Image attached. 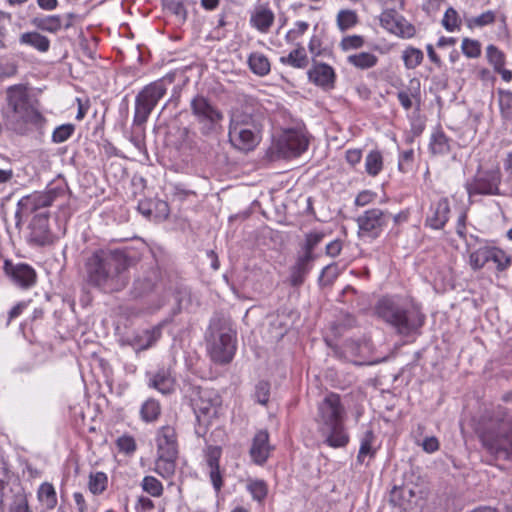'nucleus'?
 Masks as SVG:
<instances>
[{
    "label": "nucleus",
    "mask_w": 512,
    "mask_h": 512,
    "mask_svg": "<svg viewBox=\"0 0 512 512\" xmlns=\"http://www.w3.org/2000/svg\"><path fill=\"white\" fill-rule=\"evenodd\" d=\"M130 258L123 249H98L85 261L87 283L105 293L119 292L128 282Z\"/></svg>",
    "instance_id": "1"
},
{
    "label": "nucleus",
    "mask_w": 512,
    "mask_h": 512,
    "mask_svg": "<svg viewBox=\"0 0 512 512\" xmlns=\"http://www.w3.org/2000/svg\"><path fill=\"white\" fill-rule=\"evenodd\" d=\"M375 314L394 327L398 334L408 336L417 331L425 321L421 308L399 296H384L375 305Z\"/></svg>",
    "instance_id": "2"
},
{
    "label": "nucleus",
    "mask_w": 512,
    "mask_h": 512,
    "mask_svg": "<svg viewBox=\"0 0 512 512\" xmlns=\"http://www.w3.org/2000/svg\"><path fill=\"white\" fill-rule=\"evenodd\" d=\"M346 409L337 393L330 392L318 403L315 422L325 443L333 448L344 447L349 442L345 430Z\"/></svg>",
    "instance_id": "3"
},
{
    "label": "nucleus",
    "mask_w": 512,
    "mask_h": 512,
    "mask_svg": "<svg viewBox=\"0 0 512 512\" xmlns=\"http://www.w3.org/2000/svg\"><path fill=\"white\" fill-rule=\"evenodd\" d=\"M1 114L6 128L18 134H24L29 123L37 124L42 119L23 85L7 88L6 105Z\"/></svg>",
    "instance_id": "4"
},
{
    "label": "nucleus",
    "mask_w": 512,
    "mask_h": 512,
    "mask_svg": "<svg viewBox=\"0 0 512 512\" xmlns=\"http://www.w3.org/2000/svg\"><path fill=\"white\" fill-rule=\"evenodd\" d=\"M207 350L215 363H229L236 351V332L225 320L211 321L207 336Z\"/></svg>",
    "instance_id": "5"
},
{
    "label": "nucleus",
    "mask_w": 512,
    "mask_h": 512,
    "mask_svg": "<svg viewBox=\"0 0 512 512\" xmlns=\"http://www.w3.org/2000/svg\"><path fill=\"white\" fill-rule=\"evenodd\" d=\"M228 135L233 147L249 152L261 141V125L252 115L235 112L231 116Z\"/></svg>",
    "instance_id": "6"
},
{
    "label": "nucleus",
    "mask_w": 512,
    "mask_h": 512,
    "mask_svg": "<svg viewBox=\"0 0 512 512\" xmlns=\"http://www.w3.org/2000/svg\"><path fill=\"white\" fill-rule=\"evenodd\" d=\"M166 92L167 85L164 79H159L146 85L135 98L133 123L137 126L145 124L151 112Z\"/></svg>",
    "instance_id": "7"
},
{
    "label": "nucleus",
    "mask_w": 512,
    "mask_h": 512,
    "mask_svg": "<svg viewBox=\"0 0 512 512\" xmlns=\"http://www.w3.org/2000/svg\"><path fill=\"white\" fill-rule=\"evenodd\" d=\"M308 138L302 130L288 129L282 132L270 148L272 157L294 158L308 148Z\"/></svg>",
    "instance_id": "8"
},
{
    "label": "nucleus",
    "mask_w": 512,
    "mask_h": 512,
    "mask_svg": "<svg viewBox=\"0 0 512 512\" xmlns=\"http://www.w3.org/2000/svg\"><path fill=\"white\" fill-rule=\"evenodd\" d=\"M392 215L385 210L373 208L365 211L357 218L359 233L362 237L375 239L387 227Z\"/></svg>",
    "instance_id": "9"
},
{
    "label": "nucleus",
    "mask_w": 512,
    "mask_h": 512,
    "mask_svg": "<svg viewBox=\"0 0 512 512\" xmlns=\"http://www.w3.org/2000/svg\"><path fill=\"white\" fill-rule=\"evenodd\" d=\"M190 399L198 420H201L202 417L210 418L215 416L221 404V398L217 391L210 388H192Z\"/></svg>",
    "instance_id": "10"
},
{
    "label": "nucleus",
    "mask_w": 512,
    "mask_h": 512,
    "mask_svg": "<svg viewBox=\"0 0 512 512\" xmlns=\"http://www.w3.org/2000/svg\"><path fill=\"white\" fill-rule=\"evenodd\" d=\"M61 189H50L47 191H36L22 197L17 204L15 217L20 219L22 216H29L39 209L49 207L57 199ZM20 220H18V223Z\"/></svg>",
    "instance_id": "11"
},
{
    "label": "nucleus",
    "mask_w": 512,
    "mask_h": 512,
    "mask_svg": "<svg viewBox=\"0 0 512 512\" xmlns=\"http://www.w3.org/2000/svg\"><path fill=\"white\" fill-rule=\"evenodd\" d=\"M190 108L205 133L212 131L223 120L222 112L202 95H197L191 100Z\"/></svg>",
    "instance_id": "12"
},
{
    "label": "nucleus",
    "mask_w": 512,
    "mask_h": 512,
    "mask_svg": "<svg viewBox=\"0 0 512 512\" xmlns=\"http://www.w3.org/2000/svg\"><path fill=\"white\" fill-rule=\"evenodd\" d=\"M501 172L498 168L478 171L474 178L466 183L469 196L496 195L499 193Z\"/></svg>",
    "instance_id": "13"
},
{
    "label": "nucleus",
    "mask_w": 512,
    "mask_h": 512,
    "mask_svg": "<svg viewBox=\"0 0 512 512\" xmlns=\"http://www.w3.org/2000/svg\"><path fill=\"white\" fill-rule=\"evenodd\" d=\"M396 8L387 7L380 16L383 28L392 34L403 38H411L415 34V28L395 11Z\"/></svg>",
    "instance_id": "14"
},
{
    "label": "nucleus",
    "mask_w": 512,
    "mask_h": 512,
    "mask_svg": "<svg viewBox=\"0 0 512 512\" xmlns=\"http://www.w3.org/2000/svg\"><path fill=\"white\" fill-rule=\"evenodd\" d=\"M28 241L35 246L50 245L54 241L53 234L49 229V215L47 213H39L34 216L30 226Z\"/></svg>",
    "instance_id": "15"
},
{
    "label": "nucleus",
    "mask_w": 512,
    "mask_h": 512,
    "mask_svg": "<svg viewBox=\"0 0 512 512\" xmlns=\"http://www.w3.org/2000/svg\"><path fill=\"white\" fill-rule=\"evenodd\" d=\"M481 440L483 445L496 456L512 458V430L507 434L484 432Z\"/></svg>",
    "instance_id": "16"
},
{
    "label": "nucleus",
    "mask_w": 512,
    "mask_h": 512,
    "mask_svg": "<svg viewBox=\"0 0 512 512\" xmlns=\"http://www.w3.org/2000/svg\"><path fill=\"white\" fill-rule=\"evenodd\" d=\"M307 75L310 82L323 89H332L334 87L336 74L334 69L326 63L314 60Z\"/></svg>",
    "instance_id": "17"
},
{
    "label": "nucleus",
    "mask_w": 512,
    "mask_h": 512,
    "mask_svg": "<svg viewBox=\"0 0 512 512\" xmlns=\"http://www.w3.org/2000/svg\"><path fill=\"white\" fill-rule=\"evenodd\" d=\"M221 455L222 449L219 446H209L205 453L207 472L213 488L217 493L223 486L222 472L219 465Z\"/></svg>",
    "instance_id": "18"
},
{
    "label": "nucleus",
    "mask_w": 512,
    "mask_h": 512,
    "mask_svg": "<svg viewBox=\"0 0 512 512\" xmlns=\"http://www.w3.org/2000/svg\"><path fill=\"white\" fill-rule=\"evenodd\" d=\"M272 445L269 442V433L267 430H259L252 439L250 447V456L254 463L263 465L269 458Z\"/></svg>",
    "instance_id": "19"
},
{
    "label": "nucleus",
    "mask_w": 512,
    "mask_h": 512,
    "mask_svg": "<svg viewBox=\"0 0 512 512\" xmlns=\"http://www.w3.org/2000/svg\"><path fill=\"white\" fill-rule=\"evenodd\" d=\"M156 442L157 453L178 455L177 437L174 427L170 425L162 426L157 432Z\"/></svg>",
    "instance_id": "20"
},
{
    "label": "nucleus",
    "mask_w": 512,
    "mask_h": 512,
    "mask_svg": "<svg viewBox=\"0 0 512 512\" xmlns=\"http://www.w3.org/2000/svg\"><path fill=\"white\" fill-rule=\"evenodd\" d=\"M450 207L446 198L433 204L426 218V225L433 229H442L449 219Z\"/></svg>",
    "instance_id": "21"
},
{
    "label": "nucleus",
    "mask_w": 512,
    "mask_h": 512,
    "mask_svg": "<svg viewBox=\"0 0 512 512\" xmlns=\"http://www.w3.org/2000/svg\"><path fill=\"white\" fill-rule=\"evenodd\" d=\"M275 15L267 4L255 7L250 17V24L261 33H267L274 23Z\"/></svg>",
    "instance_id": "22"
},
{
    "label": "nucleus",
    "mask_w": 512,
    "mask_h": 512,
    "mask_svg": "<svg viewBox=\"0 0 512 512\" xmlns=\"http://www.w3.org/2000/svg\"><path fill=\"white\" fill-rule=\"evenodd\" d=\"M317 256H306L303 254L298 255L295 264L291 267L290 271V284L294 287L303 284L307 274L312 268V263Z\"/></svg>",
    "instance_id": "23"
},
{
    "label": "nucleus",
    "mask_w": 512,
    "mask_h": 512,
    "mask_svg": "<svg viewBox=\"0 0 512 512\" xmlns=\"http://www.w3.org/2000/svg\"><path fill=\"white\" fill-rule=\"evenodd\" d=\"M161 337V326L143 330L135 334L129 341L136 351H143L152 347Z\"/></svg>",
    "instance_id": "24"
},
{
    "label": "nucleus",
    "mask_w": 512,
    "mask_h": 512,
    "mask_svg": "<svg viewBox=\"0 0 512 512\" xmlns=\"http://www.w3.org/2000/svg\"><path fill=\"white\" fill-rule=\"evenodd\" d=\"M148 386L162 394H169L174 390L175 379L169 369L162 368L153 374H149Z\"/></svg>",
    "instance_id": "25"
},
{
    "label": "nucleus",
    "mask_w": 512,
    "mask_h": 512,
    "mask_svg": "<svg viewBox=\"0 0 512 512\" xmlns=\"http://www.w3.org/2000/svg\"><path fill=\"white\" fill-rule=\"evenodd\" d=\"M19 43L32 47L40 53H46L50 49L48 37L35 31L22 33L19 37Z\"/></svg>",
    "instance_id": "26"
},
{
    "label": "nucleus",
    "mask_w": 512,
    "mask_h": 512,
    "mask_svg": "<svg viewBox=\"0 0 512 512\" xmlns=\"http://www.w3.org/2000/svg\"><path fill=\"white\" fill-rule=\"evenodd\" d=\"M176 459L177 455L157 453L154 468L155 472L163 478L172 477L176 469Z\"/></svg>",
    "instance_id": "27"
},
{
    "label": "nucleus",
    "mask_w": 512,
    "mask_h": 512,
    "mask_svg": "<svg viewBox=\"0 0 512 512\" xmlns=\"http://www.w3.org/2000/svg\"><path fill=\"white\" fill-rule=\"evenodd\" d=\"M13 280L21 287L27 288L35 284L36 273L32 267L27 264H19L12 271Z\"/></svg>",
    "instance_id": "28"
},
{
    "label": "nucleus",
    "mask_w": 512,
    "mask_h": 512,
    "mask_svg": "<svg viewBox=\"0 0 512 512\" xmlns=\"http://www.w3.org/2000/svg\"><path fill=\"white\" fill-rule=\"evenodd\" d=\"M280 62L293 68L304 69L308 66L309 59L304 47L301 44H297V47L287 56H282L280 58Z\"/></svg>",
    "instance_id": "29"
},
{
    "label": "nucleus",
    "mask_w": 512,
    "mask_h": 512,
    "mask_svg": "<svg viewBox=\"0 0 512 512\" xmlns=\"http://www.w3.org/2000/svg\"><path fill=\"white\" fill-rule=\"evenodd\" d=\"M369 348V344L367 342L358 343L354 341H349L345 344V353L347 356H350V361L356 364H374L376 361H369L366 359L364 352Z\"/></svg>",
    "instance_id": "30"
},
{
    "label": "nucleus",
    "mask_w": 512,
    "mask_h": 512,
    "mask_svg": "<svg viewBox=\"0 0 512 512\" xmlns=\"http://www.w3.org/2000/svg\"><path fill=\"white\" fill-rule=\"evenodd\" d=\"M378 61V57L370 52H358L347 57L348 64L360 70H368L375 67Z\"/></svg>",
    "instance_id": "31"
},
{
    "label": "nucleus",
    "mask_w": 512,
    "mask_h": 512,
    "mask_svg": "<svg viewBox=\"0 0 512 512\" xmlns=\"http://www.w3.org/2000/svg\"><path fill=\"white\" fill-rule=\"evenodd\" d=\"M250 70L257 76L263 77L270 73L271 64L267 56L261 52H253L248 57Z\"/></svg>",
    "instance_id": "32"
},
{
    "label": "nucleus",
    "mask_w": 512,
    "mask_h": 512,
    "mask_svg": "<svg viewBox=\"0 0 512 512\" xmlns=\"http://www.w3.org/2000/svg\"><path fill=\"white\" fill-rule=\"evenodd\" d=\"M32 24L39 30L57 33L62 29L63 19L59 15H48L34 18Z\"/></svg>",
    "instance_id": "33"
},
{
    "label": "nucleus",
    "mask_w": 512,
    "mask_h": 512,
    "mask_svg": "<svg viewBox=\"0 0 512 512\" xmlns=\"http://www.w3.org/2000/svg\"><path fill=\"white\" fill-rule=\"evenodd\" d=\"M420 96V82L418 80L410 81L409 87L402 89L398 92L397 98L401 106L405 110H410L413 106V99H418Z\"/></svg>",
    "instance_id": "34"
},
{
    "label": "nucleus",
    "mask_w": 512,
    "mask_h": 512,
    "mask_svg": "<svg viewBox=\"0 0 512 512\" xmlns=\"http://www.w3.org/2000/svg\"><path fill=\"white\" fill-rule=\"evenodd\" d=\"M375 441V435L372 430H367L361 438L360 448L357 455V461L360 464L365 463L366 458H373L376 453V449L373 448Z\"/></svg>",
    "instance_id": "35"
},
{
    "label": "nucleus",
    "mask_w": 512,
    "mask_h": 512,
    "mask_svg": "<svg viewBox=\"0 0 512 512\" xmlns=\"http://www.w3.org/2000/svg\"><path fill=\"white\" fill-rule=\"evenodd\" d=\"M491 247L486 244L480 245L477 249L470 252L469 265L473 270H480L489 263Z\"/></svg>",
    "instance_id": "36"
},
{
    "label": "nucleus",
    "mask_w": 512,
    "mask_h": 512,
    "mask_svg": "<svg viewBox=\"0 0 512 512\" xmlns=\"http://www.w3.org/2000/svg\"><path fill=\"white\" fill-rule=\"evenodd\" d=\"M156 273L149 276L138 278L133 284L132 294L135 297H143L151 293L156 286Z\"/></svg>",
    "instance_id": "37"
},
{
    "label": "nucleus",
    "mask_w": 512,
    "mask_h": 512,
    "mask_svg": "<svg viewBox=\"0 0 512 512\" xmlns=\"http://www.w3.org/2000/svg\"><path fill=\"white\" fill-rule=\"evenodd\" d=\"M160 414H161V405L157 400H155L153 398L147 399L141 405L140 417L146 423L156 421L159 418Z\"/></svg>",
    "instance_id": "38"
},
{
    "label": "nucleus",
    "mask_w": 512,
    "mask_h": 512,
    "mask_svg": "<svg viewBox=\"0 0 512 512\" xmlns=\"http://www.w3.org/2000/svg\"><path fill=\"white\" fill-rule=\"evenodd\" d=\"M37 496L47 509H53L57 504L56 491L51 483H42L38 489Z\"/></svg>",
    "instance_id": "39"
},
{
    "label": "nucleus",
    "mask_w": 512,
    "mask_h": 512,
    "mask_svg": "<svg viewBox=\"0 0 512 512\" xmlns=\"http://www.w3.org/2000/svg\"><path fill=\"white\" fill-rule=\"evenodd\" d=\"M497 96L502 118L507 121H512V91L498 89Z\"/></svg>",
    "instance_id": "40"
},
{
    "label": "nucleus",
    "mask_w": 512,
    "mask_h": 512,
    "mask_svg": "<svg viewBox=\"0 0 512 512\" xmlns=\"http://www.w3.org/2000/svg\"><path fill=\"white\" fill-rule=\"evenodd\" d=\"M489 262L495 264L496 270L503 272L508 269L512 263V257L508 255L504 250L492 246L489 256Z\"/></svg>",
    "instance_id": "41"
},
{
    "label": "nucleus",
    "mask_w": 512,
    "mask_h": 512,
    "mask_svg": "<svg viewBox=\"0 0 512 512\" xmlns=\"http://www.w3.org/2000/svg\"><path fill=\"white\" fill-rule=\"evenodd\" d=\"M383 169V156L380 151L372 150L365 158V170L370 176H377Z\"/></svg>",
    "instance_id": "42"
},
{
    "label": "nucleus",
    "mask_w": 512,
    "mask_h": 512,
    "mask_svg": "<svg viewBox=\"0 0 512 512\" xmlns=\"http://www.w3.org/2000/svg\"><path fill=\"white\" fill-rule=\"evenodd\" d=\"M430 150L433 154L444 155L450 151L448 137L442 132H435L430 141Z\"/></svg>",
    "instance_id": "43"
},
{
    "label": "nucleus",
    "mask_w": 512,
    "mask_h": 512,
    "mask_svg": "<svg viewBox=\"0 0 512 512\" xmlns=\"http://www.w3.org/2000/svg\"><path fill=\"white\" fill-rule=\"evenodd\" d=\"M325 234L320 231H312L305 235L302 244V254L306 256H316L314 249L323 241Z\"/></svg>",
    "instance_id": "44"
},
{
    "label": "nucleus",
    "mask_w": 512,
    "mask_h": 512,
    "mask_svg": "<svg viewBox=\"0 0 512 512\" xmlns=\"http://www.w3.org/2000/svg\"><path fill=\"white\" fill-rule=\"evenodd\" d=\"M336 23L341 31L351 29L358 23V16L354 10H340L336 17Z\"/></svg>",
    "instance_id": "45"
},
{
    "label": "nucleus",
    "mask_w": 512,
    "mask_h": 512,
    "mask_svg": "<svg viewBox=\"0 0 512 512\" xmlns=\"http://www.w3.org/2000/svg\"><path fill=\"white\" fill-rule=\"evenodd\" d=\"M246 488L252 498L258 502H263L268 494V487L264 480L250 479L247 482Z\"/></svg>",
    "instance_id": "46"
},
{
    "label": "nucleus",
    "mask_w": 512,
    "mask_h": 512,
    "mask_svg": "<svg viewBox=\"0 0 512 512\" xmlns=\"http://www.w3.org/2000/svg\"><path fill=\"white\" fill-rule=\"evenodd\" d=\"M108 478L103 472L92 473L89 476L88 488L94 495L103 493L107 487Z\"/></svg>",
    "instance_id": "47"
},
{
    "label": "nucleus",
    "mask_w": 512,
    "mask_h": 512,
    "mask_svg": "<svg viewBox=\"0 0 512 512\" xmlns=\"http://www.w3.org/2000/svg\"><path fill=\"white\" fill-rule=\"evenodd\" d=\"M423 58V52L420 49L414 47L407 48L404 50L402 55L404 65L407 69H415L422 63Z\"/></svg>",
    "instance_id": "48"
},
{
    "label": "nucleus",
    "mask_w": 512,
    "mask_h": 512,
    "mask_svg": "<svg viewBox=\"0 0 512 512\" xmlns=\"http://www.w3.org/2000/svg\"><path fill=\"white\" fill-rule=\"evenodd\" d=\"M141 487L152 497H160L163 494V485L154 476H145L141 482Z\"/></svg>",
    "instance_id": "49"
},
{
    "label": "nucleus",
    "mask_w": 512,
    "mask_h": 512,
    "mask_svg": "<svg viewBox=\"0 0 512 512\" xmlns=\"http://www.w3.org/2000/svg\"><path fill=\"white\" fill-rule=\"evenodd\" d=\"M75 126L73 124H62L56 127L52 133V141L56 144L67 141L74 133Z\"/></svg>",
    "instance_id": "50"
},
{
    "label": "nucleus",
    "mask_w": 512,
    "mask_h": 512,
    "mask_svg": "<svg viewBox=\"0 0 512 512\" xmlns=\"http://www.w3.org/2000/svg\"><path fill=\"white\" fill-rule=\"evenodd\" d=\"M310 25L306 21H296L285 35V40L288 43H293L299 38H301L309 29Z\"/></svg>",
    "instance_id": "51"
},
{
    "label": "nucleus",
    "mask_w": 512,
    "mask_h": 512,
    "mask_svg": "<svg viewBox=\"0 0 512 512\" xmlns=\"http://www.w3.org/2000/svg\"><path fill=\"white\" fill-rule=\"evenodd\" d=\"M486 54L489 63L494 67V70L500 69L505 65V55L496 46L489 45L486 48Z\"/></svg>",
    "instance_id": "52"
},
{
    "label": "nucleus",
    "mask_w": 512,
    "mask_h": 512,
    "mask_svg": "<svg viewBox=\"0 0 512 512\" xmlns=\"http://www.w3.org/2000/svg\"><path fill=\"white\" fill-rule=\"evenodd\" d=\"M495 20H496V13L492 10H487V11L483 12L482 14H480L479 16L469 19L467 23L470 28L484 27L486 25H490V24L494 23Z\"/></svg>",
    "instance_id": "53"
},
{
    "label": "nucleus",
    "mask_w": 512,
    "mask_h": 512,
    "mask_svg": "<svg viewBox=\"0 0 512 512\" xmlns=\"http://www.w3.org/2000/svg\"><path fill=\"white\" fill-rule=\"evenodd\" d=\"M6 512H31L27 496L24 493L15 494Z\"/></svg>",
    "instance_id": "54"
},
{
    "label": "nucleus",
    "mask_w": 512,
    "mask_h": 512,
    "mask_svg": "<svg viewBox=\"0 0 512 512\" xmlns=\"http://www.w3.org/2000/svg\"><path fill=\"white\" fill-rule=\"evenodd\" d=\"M462 52L468 58H477L481 54V45L479 41L464 38L462 41Z\"/></svg>",
    "instance_id": "55"
},
{
    "label": "nucleus",
    "mask_w": 512,
    "mask_h": 512,
    "mask_svg": "<svg viewBox=\"0 0 512 512\" xmlns=\"http://www.w3.org/2000/svg\"><path fill=\"white\" fill-rule=\"evenodd\" d=\"M365 40L360 35H349L342 38L340 42V48L343 51L356 50L364 46Z\"/></svg>",
    "instance_id": "56"
},
{
    "label": "nucleus",
    "mask_w": 512,
    "mask_h": 512,
    "mask_svg": "<svg viewBox=\"0 0 512 512\" xmlns=\"http://www.w3.org/2000/svg\"><path fill=\"white\" fill-rule=\"evenodd\" d=\"M442 25L449 32H452L459 27L458 13L454 8L450 7L446 10L442 19Z\"/></svg>",
    "instance_id": "57"
},
{
    "label": "nucleus",
    "mask_w": 512,
    "mask_h": 512,
    "mask_svg": "<svg viewBox=\"0 0 512 512\" xmlns=\"http://www.w3.org/2000/svg\"><path fill=\"white\" fill-rule=\"evenodd\" d=\"M414 160V150L408 149L402 152L399 156L398 169L402 173H407L411 170Z\"/></svg>",
    "instance_id": "58"
},
{
    "label": "nucleus",
    "mask_w": 512,
    "mask_h": 512,
    "mask_svg": "<svg viewBox=\"0 0 512 512\" xmlns=\"http://www.w3.org/2000/svg\"><path fill=\"white\" fill-rule=\"evenodd\" d=\"M270 385L268 382L260 381L255 387V398L259 404L265 405L269 400Z\"/></svg>",
    "instance_id": "59"
},
{
    "label": "nucleus",
    "mask_w": 512,
    "mask_h": 512,
    "mask_svg": "<svg viewBox=\"0 0 512 512\" xmlns=\"http://www.w3.org/2000/svg\"><path fill=\"white\" fill-rule=\"evenodd\" d=\"M117 447L120 452L131 454L136 450V442L132 436L123 435L117 439Z\"/></svg>",
    "instance_id": "60"
},
{
    "label": "nucleus",
    "mask_w": 512,
    "mask_h": 512,
    "mask_svg": "<svg viewBox=\"0 0 512 512\" xmlns=\"http://www.w3.org/2000/svg\"><path fill=\"white\" fill-rule=\"evenodd\" d=\"M321 45V39L317 35H313L310 38V41L308 43V50L312 55L313 59L315 57H320L326 54V49H322Z\"/></svg>",
    "instance_id": "61"
},
{
    "label": "nucleus",
    "mask_w": 512,
    "mask_h": 512,
    "mask_svg": "<svg viewBox=\"0 0 512 512\" xmlns=\"http://www.w3.org/2000/svg\"><path fill=\"white\" fill-rule=\"evenodd\" d=\"M416 443L427 453H434L439 449V441L434 436L426 437L421 443L419 441Z\"/></svg>",
    "instance_id": "62"
},
{
    "label": "nucleus",
    "mask_w": 512,
    "mask_h": 512,
    "mask_svg": "<svg viewBox=\"0 0 512 512\" xmlns=\"http://www.w3.org/2000/svg\"><path fill=\"white\" fill-rule=\"evenodd\" d=\"M375 197H376L375 193H373L369 190H364L356 196L355 204L357 206H365V205L371 203L375 199Z\"/></svg>",
    "instance_id": "63"
},
{
    "label": "nucleus",
    "mask_w": 512,
    "mask_h": 512,
    "mask_svg": "<svg viewBox=\"0 0 512 512\" xmlns=\"http://www.w3.org/2000/svg\"><path fill=\"white\" fill-rule=\"evenodd\" d=\"M342 251V242L340 240H333L326 245V254L329 257H337Z\"/></svg>",
    "instance_id": "64"
}]
</instances>
